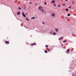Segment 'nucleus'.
<instances>
[{
	"instance_id": "nucleus-6",
	"label": "nucleus",
	"mask_w": 76,
	"mask_h": 76,
	"mask_svg": "<svg viewBox=\"0 0 76 76\" xmlns=\"http://www.w3.org/2000/svg\"><path fill=\"white\" fill-rule=\"evenodd\" d=\"M41 12H45V10H43V8L41 10Z\"/></svg>"
},
{
	"instance_id": "nucleus-19",
	"label": "nucleus",
	"mask_w": 76,
	"mask_h": 76,
	"mask_svg": "<svg viewBox=\"0 0 76 76\" xmlns=\"http://www.w3.org/2000/svg\"><path fill=\"white\" fill-rule=\"evenodd\" d=\"M61 39H63V37H61Z\"/></svg>"
},
{
	"instance_id": "nucleus-34",
	"label": "nucleus",
	"mask_w": 76,
	"mask_h": 76,
	"mask_svg": "<svg viewBox=\"0 0 76 76\" xmlns=\"http://www.w3.org/2000/svg\"><path fill=\"white\" fill-rule=\"evenodd\" d=\"M61 0V1H63V0Z\"/></svg>"
},
{
	"instance_id": "nucleus-1",
	"label": "nucleus",
	"mask_w": 76,
	"mask_h": 76,
	"mask_svg": "<svg viewBox=\"0 0 76 76\" xmlns=\"http://www.w3.org/2000/svg\"><path fill=\"white\" fill-rule=\"evenodd\" d=\"M42 9V7H41V6H39V10H41Z\"/></svg>"
},
{
	"instance_id": "nucleus-15",
	"label": "nucleus",
	"mask_w": 76,
	"mask_h": 76,
	"mask_svg": "<svg viewBox=\"0 0 76 76\" xmlns=\"http://www.w3.org/2000/svg\"><path fill=\"white\" fill-rule=\"evenodd\" d=\"M55 31H57V32H58V29L57 28L55 29Z\"/></svg>"
},
{
	"instance_id": "nucleus-10",
	"label": "nucleus",
	"mask_w": 76,
	"mask_h": 76,
	"mask_svg": "<svg viewBox=\"0 0 76 76\" xmlns=\"http://www.w3.org/2000/svg\"><path fill=\"white\" fill-rule=\"evenodd\" d=\"M35 19V17H33L31 18V19Z\"/></svg>"
},
{
	"instance_id": "nucleus-24",
	"label": "nucleus",
	"mask_w": 76,
	"mask_h": 76,
	"mask_svg": "<svg viewBox=\"0 0 76 76\" xmlns=\"http://www.w3.org/2000/svg\"><path fill=\"white\" fill-rule=\"evenodd\" d=\"M69 9H71V7H70V6H69Z\"/></svg>"
},
{
	"instance_id": "nucleus-11",
	"label": "nucleus",
	"mask_w": 76,
	"mask_h": 76,
	"mask_svg": "<svg viewBox=\"0 0 76 76\" xmlns=\"http://www.w3.org/2000/svg\"><path fill=\"white\" fill-rule=\"evenodd\" d=\"M26 20H27L28 21H29V19H28V18H26Z\"/></svg>"
},
{
	"instance_id": "nucleus-9",
	"label": "nucleus",
	"mask_w": 76,
	"mask_h": 76,
	"mask_svg": "<svg viewBox=\"0 0 76 76\" xmlns=\"http://www.w3.org/2000/svg\"><path fill=\"white\" fill-rule=\"evenodd\" d=\"M17 15H20V12H18V13H17Z\"/></svg>"
},
{
	"instance_id": "nucleus-18",
	"label": "nucleus",
	"mask_w": 76,
	"mask_h": 76,
	"mask_svg": "<svg viewBox=\"0 0 76 76\" xmlns=\"http://www.w3.org/2000/svg\"><path fill=\"white\" fill-rule=\"evenodd\" d=\"M18 9H19V10H20L21 9V8L20 7H18Z\"/></svg>"
},
{
	"instance_id": "nucleus-35",
	"label": "nucleus",
	"mask_w": 76,
	"mask_h": 76,
	"mask_svg": "<svg viewBox=\"0 0 76 76\" xmlns=\"http://www.w3.org/2000/svg\"><path fill=\"white\" fill-rule=\"evenodd\" d=\"M66 18H67V17H66Z\"/></svg>"
},
{
	"instance_id": "nucleus-8",
	"label": "nucleus",
	"mask_w": 76,
	"mask_h": 76,
	"mask_svg": "<svg viewBox=\"0 0 76 76\" xmlns=\"http://www.w3.org/2000/svg\"><path fill=\"white\" fill-rule=\"evenodd\" d=\"M51 2L52 3H55V1L54 0H53L51 1Z\"/></svg>"
},
{
	"instance_id": "nucleus-27",
	"label": "nucleus",
	"mask_w": 76,
	"mask_h": 76,
	"mask_svg": "<svg viewBox=\"0 0 76 76\" xmlns=\"http://www.w3.org/2000/svg\"><path fill=\"white\" fill-rule=\"evenodd\" d=\"M63 6H65V4H63Z\"/></svg>"
},
{
	"instance_id": "nucleus-20",
	"label": "nucleus",
	"mask_w": 76,
	"mask_h": 76,
	"mask_svg": "<svg viewBox=\"0 0 76 76\" xmlns=\"http://www.w3.org/2000/svg\"><path fill=\"white\" fill-rule=\"evenodd\" d=\"M45 46L46 47H48V46L47 45H46Z\"/></svg>"
},
{
	"instance_id": "nucleus-16",
	"label": "nucleus",
	"mask_w": 76,
	"mask_h": 76,
	"mask_svg": "<svg viewBox=\"0 0 76 76\" xmlns=\"http://www.w3.org/2000/svg\"><path fill=\"white\" fill-rule=\"evenodd\" d=\"M58 7H61V5H58Z\"/></svg>"
},
{
	"instance_id": "nucleus-7",
	"label": "nucleus",
	"mask_w": 76,
	"mask_h": 76,
	"mask_svg": "<svg viewBox=\"0 0 76 76\" xmlns=\"http://www.w3.org/2000/svg\"><path fill=\"white\" fill-rule=\"evenodd\" d=\"M69 51H70V49H68L67 50V51L66 52V53H69Z\"/></svg>"
},
{
	"instance_id": "nucleus-30",
	"label": "nucleus",
	"mask_w": 76,
	"mask_h": 76,
	"mask_svg": "<svg viewBox=\"0 0 76 76\" xmlns=\"http://www.w3.org/2000/svg\"><path fill=\"white\" fill-rule=\"evenodd\" d=\"M37 4L36 3V5L37 6Z\"/></svg>"
},
{
	"instance_id": "nucleus-36",
	"label": "nucleus",
	"mask_w": 76,
	"mask_h": 76,
	"mask_svg": "<svg viewBox=\"0 0 76 76\" xmlns=\"http://www.w3.org/2000/svg\"><path fill=\"white\" fill-rule=\"evenodd\" d=\"M75 76H76V75Z\"/></svg>"
},
{
	"instance_id": "nucleus-28",
	"label": "nucleus",
	"mask_w": 76,
	"mask_h": 76,
	"mask_svg": "<svg viewBox=\"0 0 76 76\" xmlns=\"http://www.w3.org/2000/svg\"><path fill=\"white\" fill-rule=\"evenodd\" d=\"M48 51H50V50L49 49V50H48Z\"/></svg>"
},
{
	"instance_id": "nucleus-32",
	"label": "nucleus",
	"mask_w": 76,
	"mask_h": 76,
	"mask_svg": "<svg viewBox=\"0 0 76 76\" xmlns=\"http://www.w3.org/2000/svg\"><path fill=\"white\" fill-rule=\"evenodd\" d=\"M74 75H75V74L73 75V76H74Z\"/></svg>"
},
{
	"instance_id": "nucleus-17",
	"label": "nucleus",
	"mask_w": 76,
	"mask_h": 76,
	"mask_svg": "<svg viewBox=\"0 0 76 76\" xmlns=\"http://www.w3.org/2000/svg\"><path fill=\"white\" fill-rule=\"evenodd\" d=\"M70 14H68L67 15L68 16H70Z\"/></svg>"
},
{
	"instance_id": "nucleus-29",
	"label": "nucleus",
	"mask_w": 76,
	"mask_h": 76,
	"mask_svg": "<svg viewBox=\"0 0 76 76\" xmlns=\"http://www.w3.org/2000/svg\"><path fill=\"white\" fill-rule=\"evenodd\" d=\"M72 3H74H74H75L74 2H72Z\"/></svg>"
},
{
	"instance_id": "nucleus-33",
	"label": "nucleus",
	"mask_w": 76,
	"mask_h": 76,
	"mask_svg": "<svg viewBox=\"0 0 76 76\" xmlns=\"http://www.w3.org/2000/svg\"><path fill=\"white\" fill-rule=\"evenodd\" d=\"M26 15H28V14H27V13H26Z\"/></svg>"
},
{
	"instance_id": "nucleus-31",
	"label": "nucleus",
	"mask_w": 76,
	"mask_h": 76,
	"mask_svg": "<svg viewBox=\"0 0 76 76\" xmlns=\"http://www.w3.org/2000/svg\"><path fill=\"white\" fill-rule=\"evenodd\" d=\"M65 1H68V0H65Z\"/></svg>"
},
{
	"instance_id": "nucleus-5",
	"label": "nucleus",
	"mask_w": 76,
	"mask_h": 76,
	"mask_svg": "<svg viewBox=\"0 0 76 76\" xmlns=\"http://www.w3.org/2000/svg\"><path fill=\"white\" fill-rule=\"evenodd\" d=\"M52 16L53 17L55 16V13H54L53 14H52Z\"/></svg>"
},
{
	"instance_id": "nucleus-25",
	"label": "nucleus",
	"mask_w": 76,
	"mask_h": 76,
	"mask_svg": "<svg viewBox=\"0 0 76 76\" xmlns=\"http://www.w3.org/2000/svg\"><path fill=\"white\" fill-rule=\"evenodd\" d=\"M63 42H66V41H63Z\"/></svg>"
},
{
	"instance_id": "nucleus-26",
	"label": "nucleus",
	"mask_w": 76,
	"mask_h": 76,
	"mask_svg": "<svg viewBox=\"0 0 76 76\" xmlns=\"http://www.w3.org/2000/svg\"><path fill=\"white\" fill-rule=\"evenodd\" d=\"M30 4H32V2H30Z\"/></svg>"
},
{
	"instance_id": "nucleus-2",
	"label": "nucleus",
	"mask_w": 76,
	"mask_h": 76,
	"mask_svg": "<svg viewBox=\"0 0 76 76\" xmlns=\"http://www.w3.org/2000/svg\"><path fill=\"white\" fill-rule=\"evenodd\" d=\"M5 44H9V42L8 41H6L5 42Z\"/></svg>"
},
{
	"instance_id": "nucleus-22",
	"label": "nucleus",
	"mask_w": 76,
	"mask_h": 76,
	"mask_svg": "<svg viewBox=\"0 0 76 76\" xmlns=\"http://www.w3.org/2000/svg\"><path fill=\"white\" fill-rule=\"evenodd\" d=\"M54 6H56V4H54Z\"/></svg>"
},
{
	"instance_id": "nucleus-21",
	"label": "nucleus",
	"mask_w": 76,
	"mask_h": 76,
	"mask_svg": "<svg viewBox=\"0 0 76 76\" xmlns=\"http://www.w3.org/2000/svg\"><path fill=\"white\" fill-rule=\"evenodd\" d=\"M45 4V5H46V4H47V3L46 2H45V3H44Z\"/></svg>"
},
{
	"instance_id": "nucleus-13",
	"label": "nucleus",
	"mask_w": 76,
	"mask_h": 76,
	"mask_svg": "<svg viewBox=\"0 0 76 76\" xmlns=\"http://www.w3.org/2000/svg\"><path fill=\"white\" fill-rule=\"evenodd\" d=\"M56 33L54 32L53 33V35H56Z\"/></svg>"
},
{
	"instance_id": "nucleus-14",
	"label": "nucleus",
	"mask_w": 76,
	"mask_h": 76,
	"mask_svg": "<svg viewBox=\"0 0 76 76\" xmlns=\"http://www.w3.org/2000/svg\"><path fill=\"white\" fill-rule=\"evenodd\" d=\"M65 10H66V11H68V10H69V9H65Z\"/></svg>"
},
{
	"instance_id": "nucleus-3",
	"label": "nucleus",
	"mask_w": 76,
	"mask_h": 76,
	"mask_svg": "<svg viewBox=\"0 0 76 76\" xmlns=\"http://www.w3.org/2000/svg\"><path fill=\"white\" fill-rule=\"evenodd\" d=\"M22 14L24 17H26V15H25V14H24V13L23 12H22Z\"/></svg>"
},
{
	"instance_id": "nucleus-4",
	"label": "nucleus",
	"mask_w": 76,
	"mask_h": 76,
	"mask_svg": "<svg viewBox=\"0 0 76 76\" xmlns=\"http://www.w3.org/2000/svg\"><path fill=\"white\" fill-rule=\"evenodd\" d=\"M31 45H36V43H32L31 44Z\"/></svg>"
},
{
	"instance_id": "nucleus-23",
	"label": "nucleus",
	"mask_w": 76,
	"mask_h": 76,
	"mask_svg": "<svg viewBox=\"0 0 76 76\" xmlns=\"http://www.w3.org/2000/svg\"><path fill=\"white\" fill-rule=\"evenodd\" d=\"M42 23H43V24H45V23L44 22H42Z\"/></svg>"
},
{
	"instance_id": "nucleus-12",
	"label": "nucleus",
	"mask_w": 76,
	"mask_h": 76,
	"mask_svg": "<svg viewBox=\"0 0 76 76\" xmlns=\"http://www.w3.org/2000/svg\"><path fill=\"white\" fill-rule=\"evenodd\" d=\"M45 53H47V50H45Z\"/></svg>"
}]
</instances>
